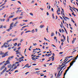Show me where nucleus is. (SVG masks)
I'll return each instance as SVG.
<instances>
[{
    "label": "nucleus",
    "instance_id": "obj_1",
    "mask_svg": "<svg viewBox=\"0 0 78 78\" xmlns=\"http://www.w3.org/2000/svg\"><path fill=\"white\" fill-rule=\"evenodd\" d=\"M14 24L13 23H11L10 24V26L9 27V28L7 30V31H9L10 30H12V28H13V26H12V25Z\"/></svg>",
    "mask_w": 78,
    "mask_h": 78
},
{
    "label": "nucleus",
    "instance_id": "obj_2",
    "mask_svg": "<svg viewBox=\"0 0 78 78\" xmlns=\"http://www.w3.org/2000/svg\"><path fill=\"white\" fill-rule=\"evenodd\" d=\"M8 53H9V51L6 52L5 53H4V55H5L6 56H8L9 55L8 54Z\"/></svg>",
    "mask_w": 78,
    "mask_h": 78
},
{
    "label": "nucleus",
    "instance_id": "obj_3",
    "mask_svg": "<svg viewBox=\"0 0 78 78\" xmlns=\"http://www.w3.org/2000/svg\"><path fill=\"white\" fill-rule=\"evenodd\" d=\"M62 11H61V14L62 15H63L64 16V9H62ZM62 12H63V14H62Z\"/></svg>",
    "mask_w": 78,
    "mask_h": 78
},
{
    "label": "nucleus",
    "instance_id": "obj_4",
    "mask_svg": "<svg viewBox=\"0 0 78 78\" xmlns=\"http://www.w3.org/2000/svg\"><path fill=\"white\" fill-rule=\"evenodd\" d=\"M5 66L3 65L2 67L1 68L0 70H2L3 69H5Z\"/></svg>",
    "mask_w": 78,
    "mask_h": 78
},
{
    "label": "nucleus",
    "instance_id": "obj_5",
    "mask_svg": "<svg viewBox=\"0 0 78 78\" xmlns=\"http://www.w3.org/2000/svg\"><path fill=\"white\" fill-rule=\"evenodd\" d=\"M75 62V61H72V62H71L70 63V66H72L73 65V63H74V62Z\"/></svg>",
    "mask_w": 78,
    "mask_h": 78
},
{
    "label": "nucleus",
    "instance_id": "obj_6",
    "mask_svg": "<svg viewBox=\"0 0 78 78\" xmlns=\"http://www.w3.org/2000/svg\"><path fill=\"white\" fill-rule=\"evenodd\" d=\"M17 23H18V22H17L16 21L15 24L14 25H13V27H16V26H17Z\"/></svg>",
    "mask_w": 78,
    "mask_h": 78
},
{
    "label": "nucleus",
    "instance_id": "obj_7",
    "mask_svg": "<svg viewBox=\"0 0 78 78\" xmlns=\"http://www.w3.org/2000/svg\"><path fill=\"white\" fill-rule=\"evenodd\" d=\"M44 27V25H41L40 26V27L41 28H42Z\"/></svg>",
    "mask_w": 78,
    "mask_h": 78
},
{
    "label": "nucleus",
    "instance_id": "obj_8",
    "mask_svg": "<svg viewBox=\"0 0 78 78\" xmlns=\"http://www.w3.org/2000/svg\"><path fill=\"white\" fill-rule=\"evenodd\" d=\"M12 67V65H11V64H9L8 66V68H10V67Z\"/></svg>",
    "mask_w": 78,
    "mask_h": 78
},
{
    "label": "nucleus",
    "instance_id": "obj_9",
    "mask_svg": "<svg viewBox=\"0 0 78 78\" xmlns=\"http://www.w3.org/2000/svg\"><path fill=\"white\" fill-rule=\"evenodd\" d=\"M7 64H9L10 63V62H9V61L8 60H7L6 62H5Z\"/></svg>",
    "mask_w": 78,
    "mask_h": 78
},
{
    "label": "nucleus",
    "instance_id": "obj_10",
    "mask_svg": "<svg viewBox=\"0 0 78 78\" xmlns=\"http://www.w3.org/2000/svg\"><path fill=\"white\" fill-rule=\"evenodd\" d=\"M18 19V17H17L16 18H14L12 20L13 21H14L15 20H17Z\"/></svg>",
    "mask_w": 78,
    "mask_h": 78
},
{
    "label": "nucleus",
    "instance_id": "obj_11",
    "mask_svg": "<svg viewBox=\"0 0 78 78\" xmlns=\"http://www.w3.org/2000/svg\"><path fill=\"white\" fill-rule=\"evenodd\" d=\"M68 60H69V59H67L66 61H65L64 62L62 63V64H65L66 62H67Z\"/></svg>",
    "mask_w": 78,
    "mask_h": 78
},
{
    "label": "nucleus",
    "instance_id": "obj_12",
    "mask_svg": "<svg viewBox=\"0 0 78 78\" xmlns=\"http://www.w3.org/2000/svg\"><path fill=\"white\" fill-rule=\"evenodd\" d=\"M31 32L32 33H34L35 32V30H34V29H33V30H32L31 31Z\"/></svg>",
    "mask_w": 78,
    "mask_h": 78
},
{
    "label": "nucleus",
    "instance_id": "obj_13",
    "mask_svg": "<svg viewBox=\"0 0 78 78\" xmlns=\"http://www.w3.org/2000/svg\"><path fill=\"white\" fill-rule=\"evenodd\" d=\"M14 17V15H11L9 17V18H12Z\"/></svg>",
    "mask_w": 78,
    "mask_h": 78
},
{
    "label": "nucleus",
    "instance_id": "obj_14",
    "mask_svg": "<svg viewBox=\"0 0 78 78\" xmlns=\"http://www.w3.org/2000/svg\"><path fill=\"white\" fill-rule=\"evenodd\" d=\"M21 61H23V59H22L21 60H19V62H21Z\"/></svg>",
    "mask_w": 78,
    "mask_h": 78
},
{
    "label": "nucleus",
    "instance_id": "obj_15",
    "mask_svg": "<svg viewBox=\"0 0 78 78\" xmlns=\"http://www.w3.org/2000/svg\"><path fill=\"white\" fill-rule=\"evenodd\" d=\"M18 40L17 38H14L13 40V41H17Z\"/></svg>",
    "mask_w": 78,
    "mask_h": 78
},
{
    "label": "nucleus",
    "instance_id": "obj_16",
    "mask_svg": "<svg viewBox=\"0 0 78 78\" xmlns=\"http://www.w3.org/2000/svg\"><path fill=\"white\" fill-rule=\"evenodd\" d=\"M7 70V68H5V69H4L3 71L5 72L6 70Z\"/></svg>",
    "mask_w": 78,
    "mask_h": 78
},
{
    "label": "nucleus",
    "instance_id": "obj_17",
    "mask_svg": "<svg viewBox=\"0 0 78 78\" xmlns=\"http://www.w3.org/2000/svg\"><path fill=\"white\" fill-rule=\"evenodd\" d=\"M7 70V68H5V69H4L3 71L5 72L6 70Z\"/></svg>",
    "mask_w": 78,
    "mask_h": 78
},
{
    "label": "nucleus",
    "instance_id": "obj_18",
    "mask_svg": "<svg viewBox=\"0 0 78 78\" xmlns=\"http://www.w3.org/2000/svg\"><path fill=\"white\" fill-rule=\"evenodd\" d=\"M67 41L68 43H69V36H67Z\"/></svg>",
    "mask_w": 78,
    "mask_h": 78
},
{
    "label": "nucleus",
    "instance_id": "obj_19",
    "mask_svg": "<svg viewBox=\"0 0 78 78\" xmlns=\"http://www.w3.org/2000/svg\"><path fill=\"white\" fill-rule=\"evenodd\" d=\"M77 57V56H76V58H73L74 59H74L73 61H75V60H76V59H77V58L78 57Z\"/></svg>",
    "mask_w": 78,
    "mask_h": 78
},
{
    "label": "nucleus",
    "instance_id": "obj_20",
    "mask_svg": "<svg viewBox=\"0 0 78 78\" xmlns=\"http://www.w3.org/2000/svg\"><path fill=\"white\" fill-rule=\"evenodd\" d=\"M5 44H4L3 46H1V48H3L4 47H5Z\"/></svg>",
    "mask_w": 78,
    "mask_h": 78
},
{
    "label": "nucleus",
    "instance_id": "obj_21",
    "mask_svg": "<svg viewBox=\"0 0 78 78\" xmlns=\"http://www.w3.org/2000/svg\"><path fill=\"white\" fill-rule=\"evenodd\" d=\"M58 77H59V76H60V72H59L58 73V74L57 75V76H58Z\"/></svg>",
    "mask_w": 78,
    "mask_h": 78
},
{
    "label": "nucleus",
    "instance_id": "obj_22",
    "mask_svg": "<svg viewBox=\"0 0 78 78\" xmlns=\"http://www.w3.org/2000/svg\"><path fill=\"white\" fill-rule=\"evenodd\" d=\"M57 12L58 14V15H59V14H61L60 13H58V10L57 11Z\"/></svg>",
    "mask_w": 78,
    "mask_h": 78
},
{
    "label": "nucleus",
    "instance_id": "obj_23",
    "mask_svg": "<svg viewBox=\"0 0 78 78\" xmlns=\"http://www.w3.org/2000/svg\"><path fill=\"white\" fill-rule=\"evenodd\" d=\"M54 35V33L53 32L51 34V36H53Z\"/></svg>",
    "mask_w": 78,
    "mask_h": 78
},
{
    "label": "nucleus",
    "instance_id": "obj_24",
    "mask_svg": "<svg viewBox=\"0 0 78 78\" xmlns=\"http://www.w3.org/2000/svg\"><path fill=\"white\" fill-rule=\"evenodd\" d=\"M20 45H21V43H18V44L17 45V46L18 47H19V46H20Z\"/></svg>",
    "mask_w": 78,
    "mask_h": 78
},
{
    "label": "nucleus",
    "instance_id": "obj_25",
    "mask_svg": "<svg viewBox=\"0 0 78 78\" xmlns=\"http://www.w3.org/2000/svg\"><path fill=\"white\" fill-rule=\"evenodd\" d=\"M17 43H15L14 45V46H17Z\"/></svg>",
    "mask_w": 78,
    "mask_h": 78
},
{
    "label": "nucleus",
    "instance_id": "obj_26",
    "mask_svg": "<svg viewBox=\"0 0 78 78\" xmlns=\"http://www.w3.org/2000/svg\"><path fill=\"white\" fill-rule=\"evenodd\" d=\"M62 67H63V68H64V67H67V65H64Z\"/></svg>",
    "mask_w": 78,
    "mask_h": 78
},
{
    "label": "nucleus",
    "instance_id": "obj_27",
    "mask_svg": "<svg viewBox=\"0 0 78 78\" xmlns=\"http://www.w3.org/2000/svg\"><path fill=\"white\" fill-rule=\"evenodd\" d=\"M11 41H12V40L10 39L9 41H7V43H8V42H11Z\"/></svg>",
    "mask_w": 78,
    "mask_h": 78
},
{
    "label": "nucleus",
    "instance_id": "obj_28",
    "mask_svg": "<svg viewBox=\"0 0 78 78\" xmlns=\"http://www.w3.org/2000/svg\"><path fill=\"white\" fill-rule=\"evenodd\" d=\"M73 13H72V15H73V16H76V15L75 14H74V12H73Z\"/></svg>",
    "mask_w": 78,
    "mask_h": 78
},
{
    "label": "nucleus",
    "instance_id": "obj_29",
    "mask_svg": "<svg viewBox=\"0 0 78 78\" xmlns=\"http://www.w3.org/2000/svg\"><path fill=\"white\" fill-rule=\"evenodd\" d=\"M15 64H16V63H15V64H13L12 66V69H13V66H14V65H15Z\"/></svg>",
    "mask_w": 78,
    "mask_h": 78
},
{
    "label": "nucleus",
    "instance_id": "obj_30",
    "mask_svg": "<svg viewBox=\"0 0 78 78\" xmlns=\"http://www.w3.org/2000/svg\"><path fill=\"white\" fill-rule=\"evenodd\" d=\"M66 73H64V77H63L64 78H65V76L66 75Z\"/></svg>",
    "mask_w": 78,
    "mask_h": 78
},
{
    "label": "nucleus",
    "instance_id": "obj_31",
    "mask_svg": "<svg viewBox=\"0 0 78 78\" xmlns=\"http://www.w3.org/2000/svg\"><path fill=\"white\" fill-rule=\"evenodd\" d=\"M3 25H1V27H0V28H1V29L3 28Z\"/></svg>",
    "mask_w": 78,
    "mask_h": 78
},
{
    "label": "nucleus",
    "instance_id": "obj_32",
    "mask_svg": "<svg viewBox=\"0 0 78 78\" xmlns=\"http://www.w3.org/2000/svg\"><path fill=\"white\" fill-rule=\"evenodd\" d=\"M52 61H54V60H55V57H53L52 58Z\"/></svg>",
    "mask_w": 78,
    "mask_h": 78
},
{
    "label": "nucleus",
    "instance_id": "obj_33",
    "mask_svg": "<svg viewBox=\"0 0 78 78\" xmlns=\"http://www.w3.org/2000/svg\"><path fill=\"white\" fill-rule=\"evenodd\" d=\"M62 53H63V52H61L59 53L60 55H61L62 54Z\"/></svg>",
    "mask_w": 78,
    "mask_h": 78
},
{
    "label": "nucleus",
    "instance_id": "obj_34",
    "mask_svg": "<svg viewBox=\"0 0 78 78\" xmlns=\"http://www.w3.org/2000/svg\"><path fill=\"white\" fill-rule=\"evenodd\" d=\"M75 41L74 40V38H73V41H72V44H73L74 43Z\"/></svg>",
    "mask_w": 78,
    "mask_h": 78
},
{
    "label": "nucleus",
    "instance_id": "obj_35",
    "mask_svg": "<svg viewBox=\"0 0 78 78\" xmlns=\"http://www.w3.org/2000/svg\"><path fill=\"white\" fill-rule=\"evenodd\" d=\"M5 72L4 71H2V72L1 73V75H3V73Z\"/></svg>",
    "mask_w": 78,
    "mask_h": 78
},
{
    "label": "nucleus",
    "instance_id": "obj_36",
    "mask_svg": "<svg viewBox=\"0 0 78 78\" xmlns=\"http://www.w3.org/2000/svg\"><path fill=\"white\" fill-rule=\"evenodd\" d=\"M19 12V10H17L16 11V14H17V13H18V12Z\"/></svg>",
    "mask_w": 78,
    "mask_h": 78
},
{
    "label": "nucleus",
    "instance_id": "obj_37",
    "mask_svg": "<svg viewBox=\"0 0 78 78\" xmlns=\"http://www.w3.org/2000/svg\"><path fill=\"white\" fill-rule=\"evenodd\" d=\"M54 39L55 41H56V37L55 36Z\"/></svg>",
    "mask_w": 78,
    "mask_h": 78
},
{
    "label": "nucleus",
    "instance_id": "obj_38",
    "mask_svg": "<svg viewBox=\"0 0 78 78\" xmlns=\"http://www.w3.org/2000/svg\"><path fill=\"white\" fill-rule=\"evenodd\" d=\"M9 57L10 58H11V59H12V58H14V56H12L11 57V56H9Z\"/></svg>",
    "mask_w": 78,
    "mask_h": 78
},
{
    "label": "nucleus",
    "instance_id": "obj_39",
    "mask_svg": "<svg viewBox=\"0 0 78 78\" xmlns=\"http://www.w3.org/2000/svg\"><path fill=\"white\" fill-rule=\"evenodd\" d=\"M5 56H6L5 55H4L2 56V58H5Z\"/></svg>",
    "mask_w": 78,
    "mask_h": 78
},
{
    "label": "nucleus",
    "instance_id": "obj_40",
    "mask_svg": "<svg viewBox=\"0 0 78 78\" xmlns=\"http://www.w3.org/2000/svg\"><path fill=\"white\" fill-rule=\"evenodd\" d=\"M17 66L15 67L13 69V70H14L15 69H17Z\"/></svg>",
    "mask_w": 78,
    "mask_h": 78
},
{
    "label": "nucleus",
    "instance_id": "obj_41",
    "mask_svg": "<svg viewBox=\"0 0 78 78\" xmlns=\"http://www.w3.org/2000/svg\"><path fill=\"white\" fill-rule=\"evenodd\" d=\"M63 28L64 30H65V31H67V30H66V28H65V27H64V26L63 27Z\"/></svg>",
    "mask_w": 78,
    "mask_h": 78
},
{
    "label": "nucleus",
    "instance_id": "obj_42",
    "mask_svg": "<svg viewBox=\"0 0 78 78\" xmlns=\"http://www.w3.org/2000/svg\"><path fill=\"white\" fill-rule=\"evenodd\" d=\"M6 16V14H5V15L4 16V18H5Z\"/></svg>",
    "mask_w": 78,
    "mask_h": 78
},
{
    "label": "nucleus",
    "instance_id": "obj_43",
    "mask_svg": "<svg viewBox=\"0 0 78 78\" xmlns=\"http://www.w3.org/2000/svg\"><path fill=\"white\" fill-rule=\"evenodd\" d=\"M30 14L31 15V16H33V13H30Z\"/></svg>",
    "mask_w": 78,
    "mask_h": 78
},
{
    "label": "nucleus",
    "instance_id": "obj_44",
    "mask_svg": "<svg viewBox=\"0 0 78 78\" xmlns=\"http://www.w3.org/2000/svg\"><path fill=\"white\" fill-rule=\"evenodd\" d=\"M37 65L36 63L33 64L32 66H36Z\"/></svg>",
    "mask_w": 78,
    "mask_h": 78
},
{
    "label": "nucleus",
    "instance_id": "obj_45",
    "mask_svg": "<svg viewBox=\"0 0 78 78\" xmlns=\"http://www.w3.org/2000/svg\"><path fill=\"white\" fill-rule=\"evenodd\" d=\"M33 45H34V46H35V45H37V44L36 43H34L33 44Z\"/></svg>",
    "mask_w": 78,
    "mask_h": 78
},
{
    "label": "nucleus",
    "instance_id": "obj_46",
    "mask_svg": "<svg viewBox=\"0 0 78 78\" xmlns=\"http://www.w3.org/2000/svg\"><path fill=\"white\" fill-rule=\"evenodd\" d=\"M18 3H19V4H20V5H21V2H20V1H18Z\"/></svg>",
    "mask_w": 78,
    "mask_h": 78
},
{
    "label": "nucleus",
    "instance_id": "obj_47",
    "mask_svg": "<svg viewBox=\"0 0 78 78\" xmlns=\"http://www.w3.org/2000/svg\"><path fill=\"white\" fill-rule=\"evenodd\" d=\"M62 31L63 33H64V30L63 29H62Z\"/></svg>",
    "mask_w": 78,
    "mask_h": 78
},
{
    "label": "nucleus",
    "instance_id": "obj_48",
    "mask_svg": "<svg viewBox=\"0 0 78 78\" xmlns=\"http://www.w3.org/2000/svg\"><path fill=\"white\" fill-rule=\"evenodd\" d=\"M47 16H48L49 15V13H48V12H47Z\"/></svg>",
    "mask_w": 78,
    "mask_h": 78
},
{
    "label": "nucleus",
    "instance_id": "obj_49",
    "mask_svg": "<svg viewBox=\"0 0 78 78\" xmlns=\"http://www.w3.org/2000/svg\"><path fill=\"white\" fill-rule=\"evenodd\" d=\"M51 55V54H48L47 55V56H48V57H49V56H50Z\"/></svg>",
    "mask_w": 78,
    "mask_h": 78
},
{
    "label": "nucleus",
    "instance_id": "obj_50",
    "mask_svg": "<svg viewBox=\"0 0 78 78\" xmlns=\"http://www.w3.org/2000/svg\"><path fill=\"white\" fill-rule=\"evenodd\" d=\"M48 28H46V31L47 32V33H48Z\"/></svg>",
    "mask_w": 78,
    "mask_h": 78
},
{
    "label": "nucleus",
    "instance_id": "obj_51",
    "mask_svg": "<svg viewBox=\"0 0 78 78\" xmlns=\"http://www.w3.org/2000/svg\"><path fill=\"white\" fill-rule=\"evenodd\" d=\"M19 62H15V64H19Z\"/></svg>",
    "mask_w": 78,
    "mask_h": 78
},
{
    "label": "nucleus",
    "instance_id": "obj_52",
    "mask_svg": "<svg viewBox=\"0 0 78 78\" xmlns=\"http://www.w3.org/2000/svg\"><path fill=\"white\" fill-rule=\"evenodd\" d=\"M61 41L62 42V41L63 42H64V39H62H62H61Z\"/></svg>",
    "mask_w": 78,
    "mask_h": 78
},
{
    "label": "nucleus",
    "instance_id": "obj_53",
    "mask_svg": "<svg viewBox=\"0 0 78 78\" xmlns=\"http://www.w3.org/2000/svg\"><path fill=\"white\" fill-rule=\"evenodd\" d=\"M20 52H16V55H18L19 53H20Z\"/></svg>",
    "mask_w": 78,
    "mask_h": 78
},
{
    "label": "nucleus",
    "instance_id": "obj_54",
    "mask_svg": "<svg viewBox=\"0 0 78 78\" xmlns=\"http://www.w3.org/2000/svg\"><path fill=\"white\" fill-rule=\"evenodd\" d=\"M51 11H52L53 12V11H54L53 10V8H52L51 9Z\"/></svg>",
    "mask_w": 78,
    "mask_h": 78
},
{
    "label": "nucleus",
    "instance_id": "obj_55",
    "mask_svg": "<svg viewBox=\"0 0 78 78\" xmlns=\"http://www.w3.org/2000/svg\"><path fill=\"white\" fill-rule=\"evenodd\" d=\"M23 34V32H22L21 33V36H22V34Z\"/></svg>",
    "mask_w": 78,
    "mask_h": 78
},
{
    "label": "nucleus",
    "instance_id": "obj_56",
    "mask_svg": "<svg viewBox=\"0 0 78 78\" xmlns=\"http://www.w3.org/2000/svg\"><path fill=\"white\" fill-rule=\"evenodd\" d=\"M28 73H29V72H27L25 73V75H27Z\"/></svg>",
    "mask_w": 78,
    "mask_h": 78
},
{
    "label": "nucleus",
    "instance_id": "obj_57",
    "mask_svg": "<svg viewBox=\"0 0 78 78\" xmlns=\"http://www.w3.org/2000/svg\"><path fill=\"white\" fill-rule=\"evenodd\" d=\"M9 19H8V20H6V22H9Z\"/></svg>",
    "mask_w": 78,
    "mask_h": 78
},
{
    "label": "nucleus",
    "instance_id": "obj_58",
    "mask_svg": "<svg viewBox=\"0 0 78 78\" xmlns=\"http://www.w3.org/2000/svg\"><path fill=\"white\" fill-rule=\"evenodd\" d=\"M2 20V22H4V21L5 20V19H3Z\"/></svg>",
    "mask_w": 78,
    "mask_h": 78
},
{
    "label": "nucleus",
    "instance_id": "obj_59",
    "mask_svg": "<svg viewBox=\"0 0 78 78\" xmlns=\"http://www.w3.org/2000/svg\"><path fill=\"white\" fill-rule=\"evenodd\" d=\"M18 72V70H16L15 71L14 73H16V72Z\"/></svg>",
    "mask_w": 78,
    "mask_h": 78
},
{
    "label": "nucleus",
    "instance_id": "obj_60",
    "mask_svg": "<svg viewBox=\"0 0 78 78\" xmlns=\"http://www.w3.org/2000/svg\"><path fill=\"white\" fill-rule=\"evenodd\" d=\"M65 18H66V19H69V18H68V17H66V16L65 17Z\"/></svg>",
    "mask_w": 78,
    "mask_h": 78
},
{
    "label": "nucleus",
    "instance_id": "obj_61",
    "mask_svg": "<svg viewBox=\"0 0 78 78\" xmlns=\"http://www.w3.org/2000/svg\"><path fill=\"white\" fill-rule=\"evenodd\" d=\"M62 69H63V67L62 66L60 69V70H62Z\"/></svg>",
    "mask_w": 78,
    "mask_h": 78
},
{
    "label": "nucleus",
    "instance_id": "obj_62",
    "mask_svg": "<svg viewBox=\"0 0 78 78\" xmlns=\"http://www.w3.org/2000/svg\"><path fill=\"white\" fill-rule=\"evenodd\" d=\"M20 48H21V47H19L18 48V49L19 50H20Z\"/></svg>",
    "mask_w": 78,
    "mask_h": 78
},
{
    "label": "nucleus",
    "instance_id": "obj_63",
    "mask_svg": "<svg viewBox=\"0 0 78 78\" xmlns=\"http://www.w3.org/2000/svg\"><path fill=\"white\" fill-rule=\"evenodd\" d=\"M13 50H14V51H16V48H14L13 49Z\"/></svg>",
    "mask_w": 78,
    "mask_h": 78
},
{
    "label": "nucleus",
    "instance_id": "obj_64",
    "mask_svg": "<svg viewBox=\"0 0 78 78\" xmlns=\"http://www.w3.org/2000/svg\"><path fill=\"white\" fill-rule=\"evenodd\" d=\"M34 1H32L31 2V3H34Z\"/></svg>",
    "mask_w": 78,
    "mask_h": 78
}]
</instances>
